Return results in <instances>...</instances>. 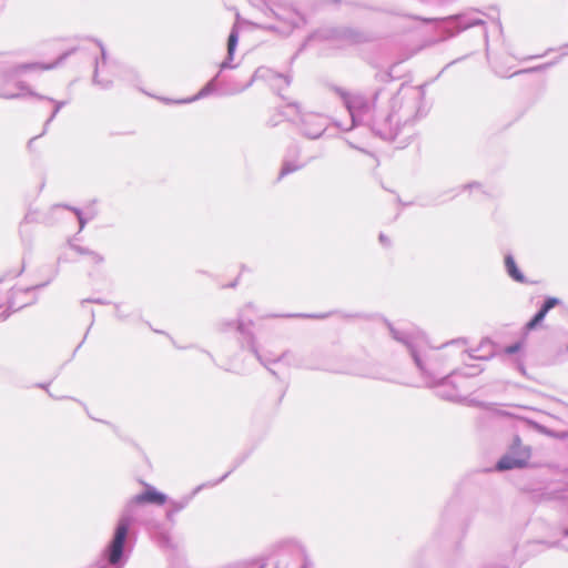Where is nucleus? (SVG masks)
<instances>
[{
  "instance_id": "nucleus-1",
  "label": "nucleus",
  "mask_w": 568,
  "mask_h": 568,
  "mask_svg": "<svg viewBox=\"0 0 568 568\" xmlns=\"http://www.w3.org/2000/svg\"><path fill=\"white\" fill-rule=\"evenodd\" d=\"M130 524L129 518H122L116 525L113 539L108 549V559L112 565L118 564L122 557L123 546L129 534Z\"/></svg>"
},
{
  "instance_id": "nucleus-2",
  "label": "nucleus",
  "mask_w": 568,
  "mask_h": 568,
  "mask_svg": "<svg viewBox=\"0 0 568 568\" xmlns=\"http://www.w3.org/2000/svg\"><path fill=\"white\" fill-rule=\"evenodd\" d=\"M530 449H520V456L515 457L510 454L503 456L496 465L498 470H508L513 468H523L528 465L530 458Z\"/></svg>"
},
{
  "instance_id": "nucleus-3",
  "label": "nucleus",
  "mask_w": 568,
  "mask_h": 568,
  "mask_svg": "<svg viewBox=\"0 0 568 568\" xmlns=\"http://www.w3.org/2000/svg\"><path fill=\"white\" fill-rule=\"evenodd\" d=\"M166 500L168 498L163 493H160L153 487L148 486L143 493L135 495L131 503L138 506L146 504L162 506L166 503Z\"/></svg>"
},
{
  "instance_id": "nucleus-4",
  "label": "nucleus",
  "mask_w": 568,
  "mask_h": 568,
  "mask_svg": "<svg viewBox=\"0 0 568 568\" xmlns=\"http://www.w3.org/2000/svg\"><path fill=\"white\" fill-rule=\"evenodd\" d=\"M559 303L556 297H548L539 312L526 324L527 331L537 328L544 321L546 314Z\"/></svg>"
},
{
  "instance_id": "nucleus-5",
  "label": "nucleus",
  "mask_w": 568,
  "mask_h": 568,
  "mask_svg": "<svg viewBox=\"0 0 568 568\" xmlns=\"http://www.w3.org/2000/svg\"><path fill=\"white\" fill-rule=\"evenodd\" d=\"M14 307H19L14 301V295L7 285L0 282V310L8 312Z\"/></svg>"
},
{
  "instance_id": "nucleus-6",
  "label": "nucleus",
  "mask_w": 568,
  "mask_h": 568,
  "mask_svg": "<svg viewBox=\"0 0 568 568\" xmlns=\"http://www.w3.org/2000/svg\"><path fill=\"white\" fill-rule=\"evenodd\" d=\"M271 79V89L277 94L284 97L283 90L290 85V79L283 74L267 71Z\"/></svg>"
},
{
  "instance_id": "nucleus-7",
  "label": "nucleus",
  "mask_w": 568,
  "mask_h": 568,
  "mask_svg": "<svg viewBox=\"0 0 568 568\" xmlns=\"http://www.w3.org/2000/svg\"><path fill=\"white\" fill-rule=\"evenodd\" d=\"M505 265L507 268V272L509 276L519 283H526L525 276L521 274V272L518 270L515 260L511 256H506L505 258Z\"/></svg>"
},
{
  "instance_id": "nucleus-8",
  "label": "nucleus",
  "mask_w": 568,
  "mask_h": 568,
  "mask_svg": "<svg viewBox=\"0 0 568 568\" xmlns=\"http://www.w3.org/2000/svg\"><path fill=\"white\" fill-rule=\"evenodd\" d=\"M520 449H530V448L527 447V446H524L521 440H520V438L516 437L514 439V443L511 445L509 454L515 456V457H519L520 456Z\"/></svg>"
},
{
  "instance_id": "nucleus-9",
  "label": "nucleus",
  "mask_w": 568,
  "mask_h": 568,
  "mask_svg": "<svg viewBox=\"0 0 568 568\" xmlns=\"http://www.w3.org/2000/svg\"><path fill=\"white\" fill-rule=\"evenodd\" d=\"M51 65H43V64H23L19 67L21 70H29V69H37V70H49L51 69Z\"/></svg>"
},
{
  "instance_id": "nucleus-10",
  "label": "nucleus",
  "mask_w": 568,
  "mask_h": 568,
  "mask_svg": "<svg viewBox=\"0 0 568 568\" xmlns=\"http://www.w3.org/2000/svg\"><path fill=\"white\" fill-rule=\"evenodd\" d=\"M520 349H521V343H516L514 345L507 346L505 348V352L507 354H515V353L519 352Z\"/></svg>"
},
{
  "instance_id": "nucleus-11",
  "label": "nucleus",
  "mask_w": 568,
  "mask_h": 568,
  "mask_svg": "<svg viewBox=\"0 0 568 568\" xmlns=\"http://www.w3.org/2000/svg\"><path fill=\"white\" fill-rule=\"evenodd\" d=\"M236 34L234 33H231L230 37H229V41H227V47H229V51L230 53L234 50V47L236 44Z\"/></svg>"
},
{
  "instance_id": "nucleus-12",
  "label": "nucleus",
  "mask_w": 568,
  "mask_h": 568,
  "mask_svg": "<svg viewBox=\"0 0 568 568\" xmlns=\"http://www.w3.org/2000/svg\"><path fill=\"white\" fill-rule=\"evenodd\" d=\"M88 255H89V256H90V258H91L93 262H95V263H99V262H101V261H102V257H101V256H99V255H97V254H94V253H89Z\"/></svg>"
}]
</instances>
